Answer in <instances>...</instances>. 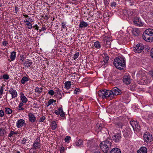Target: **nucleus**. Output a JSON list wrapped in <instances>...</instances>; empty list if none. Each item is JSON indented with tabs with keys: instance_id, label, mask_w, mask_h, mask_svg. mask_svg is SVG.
I'll use <instances>...</instances> for the list:
<instances>
[{
	"instance_id": "obj_17",
	"label": "nucleus",
	"mask_w": 153,
	"mask_h": 153,
	"mask_svg": "<svg viewBox=\"0 0 153 153\" xmlns=\"http://www.w3.org/2000/svg\"><path fill=\"white\" fill-rule=\"evenodd\" d=\"M32 63V62L30 60L27 59L24 63L23 65L25 68H29L31 66Z\"/></svg>"
},
{
	"instance_id": "obj_39",
	"label": "nucleus",
	"mask_w": 153,
	"mask_h": 153,
	"mask_svg": "<svg viewBox=\"0 0 153 153\" xmlns=\"http://www.w3.org/2000/svg\"><path fill=\"white\" fill-rule=\"evenodd\" d=\"M45 119V117L44 116H42L39 120V122H43Z\"/></svg>"
},
{
	"instance_id": "obj_58",
	"label": "nucleus",
	"mask_w": 153,
	"mask_h": 153,
	"mask_svg": "<svg viewBox=\"0 0 153 153\" xmlns=\"http://www.w3.org/2000/svg\"><path fill=\"white\" fill-rule=\"evenodd\" d=\"M151 55L152 57L153 58V48L151 49Z\"/></svg>"
},
{
	"instance_id": "obj_63",
	"label": "nucleus",
	"mask_w": 153,
	"mask_h": 153,
	"mask_svg": "<svg viewBox=\"0 0 153 153\" xmlns=\"http://www.w3.org/2000/svg\"><path fill=\"white\" fill-rule=\"evenodd\" d=\"M46 30V28L45 27H42V30Z\"/></svg>"
},
{
	"instance_id": "obj_47",
	"label": "nucleus",
	"mask_w": 153,
	"mask_h": 153,
	"mask_svg": "<svg viewBox=\"0 0 153 153\" xmlns=\"http://www.w3.org/2000/svg\"><path fill=\"white\" fill-rule=\"evenodd\" d=\"M16 133H15L14 131H11L10 133L9 134L8 136L9 137H11L12 136V135L14 134H16Z\"/></svg>"
},
{
	"instance_id": "obj_53",
	"label": "nucleus",
	"mask_w": 153,
	"mask_h": 153,
	"mask_svg": "<svg viewBox=\"0 0 153 153\" xmlns=\"http://www.w3.org/2000/svg\"><path fill=\"white\" fill-rule=\"evenodd\" d=\"M79 88H76L74 91V93L75 94L77 93V92L79 91Z\"/></svg>"
},
{
	"instance_id": "obj_32",
	"label": "nucleus",
	"mask_w": 153,
	"mask_h": 153,
	"mask_svg": "<svg viewBox=\"0 0 153 153\" xmlns=\"http://www.w3.org/2000/svg\"><path fill=\"white\" fill-rule=\"evenodd\" d=\"M51 128L53 130H54L57 127V124L55 121H53L51 123Z\"/></svg>"
},
{
	"instance_id": "obj_51",
	"label": "nucleus",
	"mask_w": 153,
	"mask_h": 153,
	"mask_svg": "<svg viewBox=\"0 0 153 153\" xmlns=\"http://www.w3.org/2000/svg\"><path fill=\"white\" fill-rule=\"evenodd\" d=\"M27 141V139L25 138H23V140L22 141L21 143L23 144L25 143Z\"/></svg>"
},
{
	"instance_id": "obj_5",
	"label": "nucleus",
	"mask_w": 153,
	"mask_h": 153,
	"mask_svg": "<svg viewBox=\"0 0 153 153\" xmlns=\"http://www.w3.org/2000/svg\"><path fill=\"white\" fill-rule=\"evenodd\" d=\"M130 123L132 126L134 131H136L137 132L140 131V127L137 121H134V120H131L130 121Z\"/></svg>"
},
{
	"instance_id": "obj_12",
	"label": "nucleus",
	"mask_w": 153,
	"mask_h": 153,
	"mask_svg": "<svg viewBox=\"0 0 153 153\" xmlns=\"http://www.w3.org/2000/svg\"><path fill=\"white\" fill-rule=\"evenodd\" d=\"M113 97L116 96L121 94V91L117 87H114L111 90Z\"/></svg>"
},
{
	"instance_id": "obj_6",
	"label": "nucleus",
	"mask_w": 153,
	"mask_h": 153,
	"mask_svg": "<svg viewBox=\"0 0 153 153\" xmlns=\"http://www.w3.org/2000/svg\"><path fill=\"white\" fill-rule=\"evenodd\" d=\"M143 45L141 43H139L135 45L133 50L136 53H140L143 51Z\"/></svg>"
},
{
	"instance_id": "obj_24",
	"label": "nucleus",
	"mask_w": 153,
	"mask_h": 153,
	"mask_svg": "<svg viewBox=\"0 0 153 153\" xmlns=\"http://www.w3.org/2000/svg\"><path fill=\"white\" fill-rule=\"evenodd\" d=\"M110 153H121L119 149L117 148L113 149L110 151Z\"/></svg>"
},
{
	"instance_id": "obj_29",
	"label": "nucleus",
	"mask_w": 153,
	"mask_h": 153,
	"mask_svg": "<svg viewBox=\"0 0 153 153\" xmlns=\"http://www.w3.org/2000/svg\"><path fill=\"white\" fill-rule=\"evenodd\" d=\"M16 52L14 51H13L11 52L10 56V58L11 60L10 61V62L11 61H13L16 58Z\"/></svg>"
},
{
	"instance_id": "obj_59",
	"label": "nucleus",
	"mask_w": 153,
	"mask_h": 153,
	"mask_svg": "<svg viewBox=\"0 0 153 153\" xmlns=\"http://www.w3.org/2000/svg\"><path fill=\"white\" fill-rule=\"evenodd\" d=\"M19 8L18 7L16 6L15 7V10L16 11V13H17V12L19 11Z\"/></svg>"
},
{
	"instance_id": "obj_57",
	"label": "nucleus",
	"mask_w": 153,
	"mask_h": 153,
	"mask_svg": "<svg viewBox=\"0 0 153 153\" xmlns=\"http://www.w3.org/2000/svg\"><path fill=\"white\" fill-rule=\"evenodd\" d=\"M8 44V42L6 41H4L2 43L3 45H6Z\"/></svg>"
},
{
	"instance_id": "obj_49",
	"label": "nucleus",
	"mask_w": 153,
	"mask_h": 153,
	"mask_svg": "<svg viewBox=\"0 0 153 153\" xmlns=\"http://www.w3.org/2000/svg\"><path fill=\"white\" fill-rule=\"evenodd\" d=\"M55 92L57 93V94H61L60 90L58 88H56V90H55Z\"/></svg>"
},
{
	"instance_id": "obj_45",
	"label": "nucleus",
	"mask_w": 153,
	"mask_h": 153,
	"mask_svg": "<svg viewBox=\"0 0 153 153\" xmlns=\"http://www.w3.org/2000/svg\"><path fill=\"white\" fill-rule=\"evenodd\" d=\"M4 91V87L3 86H2L0 88V95L1 96V95L3 94V92Z\"/></svg>"
},
{
	"instance_id": "obj_30",
	"label": "nucleus",
	"mask_w": 153,
	"mask_h": 153,
	"mask_svg": "<svg viewBox=\"0 0 153 153\" xmlns=\"http://www.w3.org/2000/svg\"><path fill=\"white\" fill-rule=\"evenodd\" d=\"M94 46L97 49H100L101 47V45L100 42L98 41L94 42Z\"/></svg>"
},
{
	"instance_id": "obj_44",
	"label": "nucleus",
	"mask_w": 153,
	"mask_h": 153,
	"mask_svg": "<svg viewBox=\"0 0 153 153\" xmlns=\"http://www.w3.org/2000/svg\"><path fill=\"white\" fill-rule=\"evenodd\" d=\"M71 137L69 136H67L65 139V141L66 142H68L71 140Z\"/></svg>"
},
{
	"instance_id": "obj_54",
	"label": "nucleus",
	"mask_w": 153,
	"mask_h": 153,
	"mask_svg": "<svg viewBox=\"0 0 153 153\" xmlns=\"http://www.w3.org/2000/svg\"><path fill=\"white\" fill-rule=\"evenodd\" d=\"M54 113L55 114H56V115H58L59 114V110L58 111L57 110H55Z\"/></svg>"
},
{
	"instance_id": "obj_50",
	"label": "nucleus",
	"mask_w": 153,
	"mask_h": 153,
	"mask_svg": "<svg viewBox=\"0 0 153 153\" xmlns=\"http://www.w3.org/2000/svg\"><path fill=\"white\" fill-rule=\"evenodd\" d=\"M111 6L112 7H116V3L114 2H112L111 4Z\"/></svg>"
},
{
	"instance_id": "obj_60",
	"label": "nucleus",
	"mask_w": 153,
	"mask_h": 153,
	"mask_svg": "<svg viewBox=\"0 0 153 153\" xmlns=\"http://www.w3.org/2000/svg\"><path fill=\"white\" fill-rule=\"evenodd\" d=\"M150 74L152 77H153V70L150 71Z\"/></svg>"
},
{
	"instance_id": "obj_55",
	"label": "nucleus",
	"mask_w": 153,
	"mask_h": 153,
	"mask_svg": "<svg viewBox=\"0 0 153 153\" xmlns=\"http://www.w3.org/2000/svg\"><path fill=\"white\" fill-rule=\"evenodd\" d=\"M33 27L35 28L36 30H38L39 29V27L37 25H35L33 26Z\"/></svg>"
},
{
	"instance_id": "obj_3",
	"label": "nucleus",
	"mask_w": 153,
	"mask_h": 153,
	"mask_svg": "<svg viewBox=\"0 0 153 153\" xmlns=\"http://www.w3.org/2000/svg\"><path fill=\"white\" fill-rule=\"evenodd\" d=\"M98 94L100 97L103 99L111 100L113 98L111 90H100L99 91Z\"/></svg>"
},
{
	"instance_id": "obj_13",
	"label": "nucleus",
	"mask_w": 153,
	"mask_h": 153,
	"mask_svg": "<svg viewBox=\"0 0 153 153\" xmlns=\"http://www.w3.org/2000/svg\"><path fill=\"white\" fill-rule=\"evenodd\" d=\"M9 92L12 96V99L15 98L18 95V94L16 90L13 88H10L8 91Z\"/></svg>"
},
{
	"instance_id": "obj_11",
	"label": "nucleus",
	"mask_w": 153,
	"mask_h": 153,
	"mask_svg": "<svg viewBox=\"0 0 153 153\" xmlns=\"http://www.w3.org/2000/svg\"><path fill=\"white\" fill-rule=\"evenodd\" d=\"M121 138V134L120 133L115 134L112 137L113 140L116 143L119 142Z\"/></svg>"
},
{
	"instance_id": "obj_16",
	"label": "nucleus",
	"mask_w": 153,
	"mask_h": 153,
	"mask_svg": "<svg viewBox=\"0 0 153 153\" xmlns=\"http://www.w3.org/2000/svg\"><path fill=\"white\" fill-rule=\"evenodd\" d=\"M29 120L31 123H33L36 121V118L35 115L32 113L28 114Z\"/></svg>"
},
{
	"instance_id": "obj_21",
	"label": "nucleus",
	"mask_w": 153,
	"mask_h": 153,
	"mask_svg": "<svg viewBox=\"0 0 153 153\" xmlns=\"http://www.w3.org/2000/svg\"><path fill=\"white\" fill-rule=\"evenodd\" d=\"M147 149L145 147H142L137 151V153H147Z\"/></svg>"
},
{
	"instance_id": "obj_20",
	"label": "nucleus",
	"mask_w": 153,
	"mask_h": 153,
	"mask_svg": "<svg viewBox=\"0 0 153 153\" xmlns=\"http://www.w3.org/2000/svg\"><path fill=\"white\" fill-rule=\"evenodd\" d=\"M104 128V126L103 124H99L97 123L96 125V128L98 132L100 131L101 130L102 128Z\"/></svg>"
},
{
	"instance_id": "obj_10",
	"label": "nucleus",
	"mask_w": 153,
	"mask_h": 153,
	"mask_svg": "<svg viewBox=\"0 0 153 153\" xmlns=\"http://www.w3.org/2000/svg\"><path fill=\"white\" fill-rule=\"evenodd\" d=\"M131 80L130 76L128 74H126L124 76L123 81L125 84L127 85L130 84L131 82Z\"/></svg>"
},
{
	"instance_id": "obj_18",
	"label": "nucleus",
	"mask_w": 153,
	"mask_h": 153,
	"mask_svg": "<svg viewBox=\"0 0 153 153\" xmlns=\"http://www.w3.org/2000/svg\"><path fill=\"white\" fill-rule=\"evenodd\" d=\"M111 40L109 38H106L104 40V44L105 46L107 48H110Z\"/></svg>"
},
{
	"instance_id": "obj_4",
	"label": "nucleus",
	"mask_w": 153,
	"mask_h": 153,
	"mask_svg": "<svg viewBox=\"0 0 153 153\" xmlns=\"http://www.w3.org/2000/svg\"><path fill=\"white\" fill-rule=\"evenodd\" d=\"M100 147L102 150L104 152L107 153L111 149L112 143L108 140L102 142L100 144Z\"/></svg>"
},
{
	"instance_id": "obj_31",
	"label": "nucleus",
	"mask_w": 153,
	"mask_h": 153,
	"mask_svg": "<svg viewBox=\"0 0 153 153\" xmlns=\"http://www.w3.org/2000/svg\"><path fill=\"white\" fill-rule=\"evenodd\" d=\"M28 80V78L26 76L23 77L21 80V83L23 84H24Z\"/></svg>"
},
{
	"instance_id": "obj_7",
	"label": "nucleus",
	"mask_w": 153,
	"mask_h": 153,
	"mask_svg": "<svg viewBox=\"0 0 153 153\" xmlns=\"http://www.w3.org/2000/svg\"><path fill=\"white\" fill-rule=\"evenodd\" d=\"M143 137L144 140L147 143L151 142L153 140V137L152 135L149 132H146L144 134Z\"/></svg>"
},
{
	"instance_id": "obj_36",
	"label": "nucleus",
	"mask_w": 153,
	"mask_h": 153,
	"mask_svg": "<svg viewBox=\"0 0 153 153\" xmlns=\"http://www.w3.org/2000/svg\"><path fill=\"white\" fill-rule=\"evenodd\" d=\"M24 105V104L22 102H20L18 106V110L19 111L23 110L24 108L22 107V106Z\"/></svg>"
},
{
	"instance_id": "obj_64",
	"label": "nucleus",
	"mask_w": 153,
	"mask_h": 153,
	"mask_svg": "<svg viewBox=\"0 0 153 153\" xmlns=\"http://www.w3.org/2000/svg\"><path fill=\"white\" fill-rule=\"evenodd\" d=\"M82 99L83 98H81V97H79V100L80 101H82Z\"/></svg>"
},
{
	"instance_id": "obj_37",
	"label": "nucleus",
	"mask_w": 153,
	"mask_h": 153,
	"mask_svg": "<svg viewBox=\"0 0 153 153\" xmlns=\"http://www.w3.org/2000/svg\"><path fill=\"white\" fill-rule=\"evenodd\" d=\"M26 55H21L20 57V60L22 61L23 62L25 60V58H26Z\"/></svg>"
},
{
	"instance_id": "obj_61",
	"label": "nucleus",
	"mask_w": 153,
	"mask_h": 153,
	"mask_svg": "<svg viewBox=\"0 0 153 153\" xmlns=\"http://www.w3.org/2000/svg\"><path fill=\"white\" fill-rule=\"evenodd\" d=\"M124 15H126L127 14V11L126 10H124L123 11Z\"/></svg>"
},
{
	"instance_id": "obj_14",
	"label": "nucleus",
	"mask_w": 153,
	"mask_h": 153,
	"mask_svg": "<svg viewBox=\"0 0 153 153\" xmlns=\"http://www.w3.org/2000/svg\"><path fill=\"white\" fill-rule=\"evenodd\" d=\"M133 21L135 24L139 26H142L143 25V24L141 20L138 17H134L133 19Z\"/></svg>"
},
{
	"instance_id": "obj_8",
	"label": "nucleus",
	"mask_w": 153,
	"mask_h": 153,
	"mask_svg": "<svg viewBox=\"0 0 153 153\" xmlns=\"http://www.w3.org/2000/svg\"><path fill=\"white\" fill-rule=\"evenodd\" d=\"M40 147V141L39 138H37L34 142L31 149L36 150Z\"/></svg>"
},
{
	"instance_id": "obj_46",
	"label": "nucleus",
	"mask_w": 153,
	"mask_h": 153,
	"mask_svg": "<svg viewBox=\"0 0 153 153\" xmlns=\"http://www.w3.org/2000/svg\"><path fill=\"white\" fill-rule=\"evenodd\" d=\"M79 55V52H77L76 53L74 56L73 58L74 59H76L77 58Z\"/></svg>"
},
{
	"instance_id": "obj_56",
	"label": "nucleus",
	"mask_w": 153,
	"mask_h": 153,
	"mask_svg": "<svg viewBox=\"0 0 153 153\" xmlns=\"http://www.w3.org/2000/svg\"><path fill=\"white\" fill-rule=\"evenodd\" d=\"M62 27L63 28H65V23L64 22H62Z\"/></svg>"
},
{
	"instance_id": "obj_15",
	"label": "nucleus",
	"mask_w": 153,
	"mask_h": 153,
	"mask_svg": "<svg viewBox=\"0 0 153 153\" xmlns=\"http://www.w3.org/2000/svg\"><path fill=\"white\" fill-rule=\"evenodd\" d=\"M25 124V121L22 119H20L17 122L16 126L17 128H20L22 127Z\"/></svg>"
},
{
	"instance_id": "obj_22",
	"label": "nucleus",
	"mask_w": 153,
	"mask_h": 153,
	"mask_svg": "<svg viewBox=\"0 0 153 153\" xmlns=\"http://www.w3.org/2000/svg\"><path fill=\"white\" fill-rule=\"evenodd\" d=\"M88 25V24L83 21L80 22L79 27L80 28H84L87 27Z\"/></svg>"
},
{
	"instance_id": "obj_40",
	"label": "nucleus",
	"mask_w": 153,
	"mask_h": 153,
	"mask_svg": "<svg viewBox=\"0 0 153 153\" xmlns=\"http://www.w3.org/2000/svg\"><path fill=\"white\" fill-rule=\"evenodd\" d=\"M109 60V57L108 56H106L102 62H104L106 64L108 63V61Z\"/></svg>"
},
{
	"instance_id": "obj_23",
	"label": "nucleus",
	"mask_w": 153,
	"mask_h": 153,
	"mask_svg": "<svg viewBox=\"0 0 153 153\" xmlns=\"http://www.w3.org/2000/svg\"><path fill=\"white\" fill-rule=\"evenodd\" d=\"M132 33L135 36H137L139 34L140 32L138 29L135 28L132 30Z\"/></svg>"
},
{
	"instance_id": "obj_38",
	"label": "nucleus",
	"mask_w": 153,
	"mask_h": 153,
	"mask_svg": "<svg viewBox=\"0 0 153 153\" xmlns=\"http://www.w3.org/2000/svg\"><path fill=\"white\" fill-rule=\"evenodd\" d=\"M26 25L28 26V28L29 29H31L32 27V24L29 22H27V23H26Z\"/></svg>"
},
{
	"instance_id": "obj_28",
	"label": "nucleus",
	"mask_w": 153,
	"mask_h": 153,
	"mask_svg": "<svg viewBox=\"0 0 153 153\" xmlns=\"http://www.w3.org/2000/svg\"><path fill=\"white\" fill-rule=\"evenodd\" d=\"M83 142L82 140L79 139L75 143V145L77 146H80L83 144Z\"/></svg>"
},
{
	"instance_id": "obj_62",
	"label": "nucleus",
	"mask_w": 153,
	"mask_h": 153,
	"mask_svg": "<svg viewBox=\"0 0 153 153\" xmlns=\"http://www.w3.org/2000/svg\"><path fill=\"white\" fill-rule=\"evenodd\" d=\"M24 22L25 23L26 22L27 23V22H29L28 20H27V19H25L24 21Z\"/></svg>"
},
{
	"instance_id": "obj_26",
	"label": "nucleus",
	"mask_w": 153,
	"mask_h": 153,
	"mask_svg": "<svg viewBox=\"0 0 153 153\" xmlns=\"http://www.w3.org/2000/svg\"><path fill=\"white\" fill-rule=\"evenodd\" d=\"M65 88L67 89H69L71 86V82L69 81H68L66 82L65 83Z\"/></svg>"
},
{
	"instance_id": "obj_35",
	"label": "nucleus",
	"mask_w": 153,
	"mask_h": 153,
	"mask_svg": "<svg viewBox=\"0 0 153 153\" xmlns=\"http://www.w3.org/2000/svg\"><path fill=\"white\" fill-rule=\"evenodd\" d=\"M42 91V88H39L38 87H36L35 89V91L38 94H40Z\"/></svg>"
},
{
	"instance_id": "obj_42",
	"label": "nucleus",
	"mask_w": 153,
	"mask_h": 153,
	"mask_svg": "<svg viewBox=\"0 0 153 153\" xmlns=\"http://www.w3.org/2000/svg\"><path fill=\"white\" fill-rule=\"evenodd\" d=\"M2 77L4 79L6 80L8 79L9 78V76L7 74H4Z\"/></svg>"
},
{
	"instance_id": "obj_2",
	"label": "nucleus",
	"mask_w": 153,
	"mask_h": 153,
	"mask_svg": "<svg viewBox=\"0 0 153 153\" xmlns=\"http://www.w3.org/2000/svg\"><path fill=\"white\" fill-rule=\"evenodd\" d=\"M143 39L148 42H153V29L149 28L146 29L143 34Z\"/></svg>"
},
{
	"instance_id": "obj_48",
	"label": "nucleus",
	"mask_w": 153,
	"mask_h": 153,
	"mask_svg": "<svg viewBox=\"0 0 153 153\" xmlns=\"http://www.w3.org/2000/svg\"><path fill=\"white\" fill-rule=\"evenodd\" d=\"M4 114V111L2 110H0V117H2Z\"/></svg>"
},
{
	"instance_id": "obj_41",
	"label": "nucleus",
	"mask_w": 153,
	"mask_h": 153,
	"mask_svg": "<svg viewBox=\"0 0 153 153\" xmlns=\"http://www.w3.org/2000/svg\"><path fill=\"white\" fill-rule=\"evenodd\" d=\"M54 102V100L53 99H50V100L48 102V105H47V106H48L50 105L51 104H52Z\"/></svg>"
},
{
	"instance_id": "obj_1",
	"label": "nucleus",
	"mask_w": 153,
	"mask_h": 153,
	"mask_svg": "<svg viewBox=\"0 0 153 153\" xmlns=\"http://www.w3.org/2000/svg\"><path fill=\"white\" fill-rule=\"evenodd\" d=\"M114 65L118 69H123L126 68V62L124 58L119 56L115 58L114 60Z\"/></svg>"
},
{
	"instance_id": "obj_33",
	"label": "nucleus",
	"mask_w": 153,
	"mask_h": 153,
	"mask_svg": "<svg viewBox=\"0 0 153 153\" xmlns=\"http://www.w3.org/2000/svg\"><path fill=\"white\" fill-rule=\"evenodd\" d=\"M115 126L118 128H122L123 126V124L121 122H117L115 124Z\"/></svg>"
},
{
	"instance_id": "obj_34",
	"label": "nucleus",
	"mask_w": 153,
	"mask_h": 153,
	"mask_svg": "<svg viewBox=\"0 0 153 153\" xmlns=\"http://www.w3.org/2000/svg\"><path fill=\"white\" fill-rule=\"evenodd\" d=\"M6 132L5 129L3 128H0V136H3Z\"/></svg>"
},
{
	"instance_id": "obj_19",
	"label": "nucleus",
	"mask_w": 153,
	"mask_h": 153,
	"mask_svg": "<svg viewBox=\"0 0 153 153\" xmlns=\"http://www.w3.org/2000/svg\"><path fill=\"white\" fill-rule=\"evenodd\" d=\"M21 100L23 104L25 103L27 101V99L23 93H21L20 96Z\"/></svg>"
},
{
	"instance_id": "obj_43",
	"label": "nucleus",
	"mask_w": 153,
	"mask_h": 153,
	"mask_svg": "<svg viewBox=\"0 0 153 153\" xmlns=\"http://www.w3.org/2000/svg\"><path fill=\"white\" fill-rule=\"evenodd\" d=\"M54 91L52 90H49L48 92V94L51 96L53 95L54 94Z\"/></svg>"
},
{
	"instance_id": "obj_25",
	"label": "nucleus",
	"mask_w": 153,
	"mask_h": 153,
	"mask_svg": "<svg viewBox=\"0 0 153 153\" xmlns=\"http://www.w3.org/2000/svg\"><path fill=\"white\" fill-rule=\"evenodd\" d=\"M5 112L7 114H11L13 112L11 109L9 108H5L4 109Z\"/></svg>"
},
{
	"instance_id": "obj_52",
	"label": "nucleus",
	"mask_w": 153,
	"mask_h": 153,
	"mask_svg": "<svg viewBox=\"0 0 153 153\" xmlns=\"http://www.w3.org/2000/svg\"><path fill=\"white\" fill-rule=\"evenodd\" d=\"M64 147H62L60 149V151L61 153L63 152L64 150Z\"/></svg>"
},
{
	"instance_id": "obj_9",
	"label": "nucleus",
	"mask_w": 153,
	"mask_h": 153,
	"mask_svg": "<svg viewBox=\"0 0 153 153\" xmlns=\"http://www.w3.org/2000/svg\"><path fill=\"white\" fill-rule=\"evenodd\" d=\"M146 72L144 70H140L137 73V76L138 79H144L146 77Z\"/></svg>"
},
{
	"instance_id": "obj_27",
	"label": "nucleus",
	"mask_w": 153,
	"mask_h": 153,
	"mask_svg": "<svg viewBox=\"0 0 153 153\" xmlns=\"http://www.w3.org/2000/svg\"><path fill=\"white\" fill-rule=\"evenodd\" d=\"M58 110L59 111V114L60 116L62 117H64L65 115V114L62 110V107H59L58 108Z\"/></svg>"
}]
</instances>
